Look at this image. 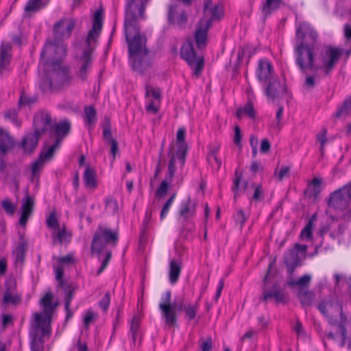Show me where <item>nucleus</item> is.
<instances>
[{
    "instance_id": "f257e3e1",
    "label": "nucleus",
    "mask_w": 351,
    "mask_h": 351,
    "mask_svg": "<svg viewBox=\"0 0 351 351\" xmlns=\"http://www.w3.org/2000/svg\"><path fill=\"white\" fill-rule=\"evenodd\" d=\"M317 32L306 22L296 26L294 47L295 63L300 73L306 76L303 86L311 90L319 82V71L329 74L339 60L342 51L328 47L319 51L320 43Z\"/></svg>"
},
{
    "instance_id": "f03ea898",
    "label": "nucleus",
    "mask_w": 351,
    "mask_h": 351,
    "mask_svg": "<svg viewBox=\"0 0 351 351\" xmlns=\"http://www.w3.org/2000/svg\"><path fill=\"white\" fill-rule=\"evenodd\" d=\"M66 55V47L63 45L46 43L43 47L40 64L44 66L45 75L40 82L43 92L57 91L70 84L71 76L68 69L62 65Z\"/></svg>"
},
{
    "instance_id": "7ed1b4c3",
    "label": "nucleus",
    "mask_w": 351,
    "mask_h": 351,
    "mask_svg": "<svg viewBox=\"0 0 351 351\" xmlns=\"http://www.w3.org/2000/svg\"><path fill=\"white\" fill-rule=\"evenodd\" d=\"M145 18V12L125 10V36L128 45L129 57L132 69L141 74L151 67L152 57L146 47L147 38L140 34L138 21Z\"/></svg>"
},
{
    "instance_id": "20e7f679",
    "label": "nucleus",
    "mask_w": 351,
    "mask_h": 351,
    "mask_svg": "<svg viewBox=\"0 0 351 351\" xmlns=\"http://www.w3.org/2000/svg\"><path fill=\"white\" fill-rule=\"evenodd\" d=\"M102 27V11L97 10L94 14V20L92 29L89 31L86 38L87 47L84 50L82 57L80 58V69L77 73V75L82 81L86 80L88 69L90 66L91 53L93 50L91 46L92 43H95L97 37L99 36V32Z\"/></svg>"
},
{
    "instance_id": "39448f33",
    "label": "nucleus",
    "mask_w": 351,
    "mask_h": 351,
    "mask_svg": "<svg viewBox=\"0 0 351 351\" xmlns=\"http://www.w3.org/2000/svg\"><path fill=\"white\" fill-rule=\"evenodd\" d=\"M118 230H112L106 227L99 226L91 243L92 252L100 253L107 245L115 247L119 239Z\"/></svg>"
},
{
    "instance_id": "423d86ee",
    "label": "nucleus",
    "mask_w": 351,
    "mask_h": 351,
    "mask_svg": "<svg viewBox=\"0 0 351 351\" xmlns=\"http://www.w3.org/2000/svg\"><path fill=\"white\" fill-rule=\"evenodd\" d=\"M180 56L188 63L194 74L199 76L204 68V58L196 54L192 40H189L182 45Z\"/></svg>"
},
{
    "instance_id": "0eeeda50",
    "label": "nucleus",
    "mask_w": 351,
    "mask_h": 351,
    "mask_svg": "<svg viewBox=\"0 0 351 351\" xmlns=\"http://www.w3.org/2000/svg\"><path fill=\"white\" fill-rule=\"evenodd\" d=\"M351 201V184H347L330 195L328 204L336 210H344Z\"/></svg>"
},
{
    "instance_id": "6e6552de",
    "label": "nucleus",
    "mask_w": 351,
    "mask_h": 351,
    "mask_svg": "<svg viewBox=\"0 0 351 351\" xmlns=\"http://www.w3.org/2000/svg\"><path fill=\"white\" fill-rule=\"evenodd\" d=\"M76 22L73 19H64L55 23L53 27V39L52 41H47L56 45H63L60 40L68 38L75 26Z\"/></svg>"
},
{
    "instance_id": "1a4fd4ad",
    "label": "nucleus",
    "mask_w": 351,
    "mask_h": 351,
    "mask_svg": "<svg viewBox=\"0 0 351 351\" xmlns=\"http://www.w3.org/2000/svg\"><path fill=\"white\" fill-rule=\"evenodd\" d=\"M183 307L184 301L182 299L175 300L169 304H160L159 308L165 318V324L169 326H176L177 311H181L183 310Z\"/></svg>"
},
{
    "instance_id": "9d476101",
    "label": "nucleus",
    "mask_w": 351,
    "mask_h": 351,
    "mask_svg": "<svg viewBox=\"0 0 351 351\" xmlns=\"http://www.w3.org/2000/svg\"><path fill=\"white\" fill-rule=\"evenodd\" d=\"M287 87L277 78H274L267 82L265 88V94L269 99L275 101L286 93Z\"/></svg>"
},
{
    "instance_id": "9b49d317",
    "label": "nucleus",
    "mask_w": 351,
    "mask_h": 351,
    "mask_svg": "<svg viewBox=\"0 0 351 351\" xmlns=\"http://www.w3.org/2000/svg\"><path fill=\"white\" fill-rule=\"evenodd\" d=\"M210 27V21L202 19L197 24L195 32V41L199 49L205 48L207 45L208 32Z\"/></svg>"
},
{
    "instance_id": "f8f14e48",
    "label": "nucleus",
    "mask_w": 351,
    "mask_h": 351,
    "mask_svg": "<svg viewBox=\"0 0 351 351\" xmlns=\"http://www.w3.org/2000/svg\"><path fill=\"white\" fill-rule=\"evenodd\" d=\"M274 298L276 303L285 304L287 302V295L278 284H274L270 289L263 288L261 300L267 302L269 299Z\"/></svg>"
},
{
    "instance_id": "ddd939ff",
    "label": "nucleus",
    "mask_w": 351,
    "mask_h": 351,
    "mask_svg": "<svg viewBox=\"0 0 351 351\" xmlns=\"http://www.w3.org/2000/svg\"><path fill=\"white\" fill-rule=\"evenodd\" d=\"M167 20L169 25L183 28L187 23L188 16L184 10L178 12L177 11V5H170L169 6Z\"/></svg>"
},
{
    "instance_id": "4468645a",
    "label": "nucleus",
    "mask_w": 351,
    "mask_h": 351,
    "mask_svg": "<svg viewBox=\"0 0 351 351\" xmlns=\"http://www.w3.org/2000/svg\"><path fill=\"white\" fill-rule=\"evenodd\" d=\"M303 258L295 250H289L284 256V262L287 267V271L292 276L295 269L302 264Z\"/></svg>"
},
{
    "instance_id": "2eb2a0df",
    "label": "nucleus",
    "mask_w": 351,
    "mask_h": 351,
    "mask_svg": "<svg viewBox=\"0 0 351 351\" xmlns=\"http://www.w3.org/2000/svg\"><path fill=\"white\" fill-rule=\"evenodd\" d=\"M6 290L3 302L5 304H19L21 301V295L16 292V284L13 279H9L5 282Z\"/></svg>"
},
{
    "instance_id": "dca6fc26",
    "label": "nucleus",
    "mask_w": 351,
    "mask_h": 351,
    "mask_svg": "<svg viewBox=\"0 0 351 351\" xmlns=\"http://www.w3.org/2000/svg\"><path fill=\"white\" fill-rule=\"evenodd\" d=\"M273 66L267 60H260L256 69V76L261 82H269L274 79L272 76Z\"/></svg>"
},
{
    "instance_id": "f3484780",
    "label": "nucleus",
    "mask_w": 351,
    "mask_h": 351,
    "mask_svg": "<svg viewBox=\"0 0 351 351\" xmlns=\"http://www.w3.org/2000/svg\"><path fill=\"white\" fill-rule=\"evenodd\" d=\"M14 142L10 134L0 129V153L5 154L8 150L14 146ZM6 168V164L3 160L0 158V171H3Z\"/></svg>"
},
{
    "instance_id": "a211bd4d",
    "label": "nucleus",
    "mask_w": 351,
    "mask_h": 351,
    "mask_svg": "<svg viewBox=\"0 0 351 351\" xmlns=\"http://www.w3.org/2000/svg\"><path fill=\"white\" fill-rule=\"evenodd\" d=\"M185 129L180 128L177 132V146L178 150L176 154L180 161L181 167L185 164L186 156L188 150L187 144L185 142Z\"/></svg>"
},
{
    "instance_id": "6ab92c4d",
    "label": "nucleus",
    "mask_w": 351,
    "mask_h": 351,
    "mask_svg": "<svg viewBox=\"0 0 351 351\" xmlns=\"http://www.w3.org/2000/svg\"><path fill=\"white\" fill-rule=\"evenodd\" d=\"M53 295L51 292H47L41 299L40 304L43 306V310L40 313L43 317H45V322L51 321L52 314L55 311L57 303L53 304Z\"/></svg>"
},
{
    "instance_id": "aec40b11",
    "label": "nucleus",
    "mask_w": 351,
    "mask_h": 351,
    "mask_svg": "<svg viewBox=\"0 0 351 351\" xmlns=\"http://www.w3.org/2000/svg\"><path fill=\"white\" fill-rule=\"evenodd\" d=\"M34 324L33 326V331L31 334L38 333L39 330H41L42 336L44 337L45 335H49L51 333V321L49 322H45V317H43L41 313H36L34 315Z\"/></svg>"
},
{
    "instance_id": "412c9836",
    "label": "nucleus",
    "mask_w": 351,
    "mask_h": 351,
    "mask_svg": "<svg viewBox=\"0 0 351 351\" xmlns=\"http://www.w3.org/2000/svg\"><path fill=\"white\" fill-rule=\"evenodd\" d=\"M41 134L38 128H36L33 134H27L23 138L21 147L25 152L32 153L36 147Z\"/></svg>"
},
{
    "instance_id": "4be33fe9",
    "label": "nucleus",
    "mask_w": 351,
    "mask_h": 351,
    "mask_svg": "<svg viewBox=\"0 0 351 351\" xmlns=\"http://www.w3.org/2000/svg\"><path fill=\"white\" fill-rule=\"evenodd\" d=\"M34 125L36 128L40 130V134L47 131L51 125V117L48 112L40 111L34 117Z\"/></svg>"
},
{
    "instance_id": "5701e85b",
    "label": "nucleus",
    "mask_w": 351,
    "mask_h": 351,
    "mask_svg": "<svg viewBox=\"0 0 351 351\" xmlns=\"http://www.w3.org/2000/svg\"><path fill=\"white\" fill-rule=\"evenodd\" d=\"M103 139L106 144L110 145V154L112 155L113 160H114L116 155L119 153L118 143L112 137L109 122L104 127Z\"/></svg>"
},
{
    "instance_id": "b1692460",
    "label": "nucleus",
    "mask_w": 351,
    "mask_h": 351,
    "mask_svg": "<svg viewBox=\"0 0 351 351\" xmlns=\"http://www.w3.org/2000/svg\"><path fill=\"white\" fill-rule=\"evenodd\" d=\"M12 45L9 43L2 42L0 47V73L6 70L10 64Z\"/></svg>"
},
{
    "instance_id": "393cba45",
    "label": "nucleus",
    "mask_w": 351,
    "mask_h": 351,
    "mask_svg": "<svg viewBox=\"0 0 351 351\" xmlns=\"http://www.w3.org/2000/svg\"><path fill=\"white\" fill-rule=\"evenodd\" d=\"M196 213V204L192 202L190 197H188L185 202L182 203V208L180 210V217L184 220L193 217Z\"/></svg>"
},
{
    "instance_id": "a878e982",
    "label": "nucleus",
    "mask_w": 351,
    "mask_h": 351,
    "mask_svg": "<svg viewBox=\"0 0 351 351\" xmlns=\"http://www.w3.org/2000/svg\"><path fill=\"white\" fill-rule=\"evenodd\" d=\"M56 139H60V143L62 139L69 134L71 130V123L68 120H63L58 122L53 128Z\"/></svg>"
},
{
    "instance_id": "bb28decb",
    "label": "nucleus",
    "mask_w": 351,
    "mask_h": 351,
    "mask_svg": "<svg viewBox=\"0 0 351 351\" xmlns=\"http://www.w3.org/2000/svg\"><path fill=\"white\" fill-rule=\"evenodd\" d=\"M181 262L177 260H171L169 263V281L172 285L176 284L181 272Z\"/></svg>"
},
{
    "instance_id": "cd10ccee",
    "label": "nucleus",
    "mask_w": 351,
    "mask_h": 351,
    "mask_svg": "<svg viewBox=\"0 0 351 351\" xmlns=\"http://www.w3.org/2000/svg\"><path fill=\"white\" fill-rule=\"evenodd\" d=\"M58 232H55L52 234L53 244L56 243H68L70 242L71 234L66 231L65 227L64 226L62 229L58 230Z\"/></svg>"
},
{
    "instance_id": "c85d7f7f",
    "label": "nucleus",
    "mask_w": 351,
    "mask_h": 351,
    "mask_svg": "<svg viewBox=\"0 0 351 351\" xmlns=\"http://www.w3.org/2000/svg\"><path fill=\"white\" fill-rule=\"evenodd\" d=\"M243 114L252 119H254L256 118V113L251 101H248L243 107H241L237 109L236 112V117L237 119H241Z\"/></svg>"
},
{
    "instance_id": "c756f323",
    "label": "nucleus",
    "mask_w": 351,
    "mask_h": 351,
    "mask_svg": "<svg viewBox=\"0 0 351 351\" xmlns=\"http://www.w3.org/2000/svg\"><path fill=\"white\" fill-rule=\"evenodd\" d=\"M315 295L313 291H308L304 287H300L298 298L304 307L310 306L314 300Z\"/></svg>"
},
{
    "instance_id": "7c9ffc66",
    "label": "nucleus",
    "mask_w": 351,
    "mask_h": 351,
    "mask_svg": "<svg viewBox=\"0 0 351 351\" xmlns=\"http://www.w3.org/2000/svg\"><path fill=\"white\" fill-rule=\"evenodd\" d=\"M27 243L21 241L16 249L13 251L16 265H23L27 251Z\"/></svg>"
},
{
    "instance_id": "2f4dec72",
    "label": "nucleus",
    "mask_w": 351,
    "mask_h": 351,
    "mask_svg": "<svg viewBox=\"0 0 351 351\" xmlns=\"http://www.w3.org/2000/svg\"><path fill=\"white\" fill-rule=\"evenodd\" d=\"M149 0H125V10H139L141 14L145 12L147 3Z\"/></svg>"
},
{
    "instance_id": "473e14b6",
    "label": "nucleus",
    "mask_w": 351,
    "mask_h": 351,
    "mask_svg": "<svg viewBox=\"0 0 351 351\" xmlns=\"http://www.w3.org/2000/svg\"><path fill=\"white\" fill-rule=\"evenodd\" d=\"M169 156H170V160L168 164V171L166 176V178L169 182H172L176 167V159L178 158L176 153L173 152V147L171 146L170 147L169 152Z\"/></svg>"
},
{
    "instance_id": "72a5a7b5",
    "label": "nucleus",
    "mask_w": 351,
    "mask_h": 351,
    "mask_svg": "<svg viewBox=\"0 0 351 351\" xmlns=\"http://www.w3.org/2000/svg\"><path fill=\"white\" fill-rule=\"evenodd\" d=\"M84 184L87 187L95 189L97 187L96 173L90 167H87L83 176Z\"/></svg>"
},
{
    "instance_id": "f704fd0d",
    "label": "nucleus",
    "mask_w": 351,
    "mask_h": 351,
    "mask_svg": "<svg viewBox=\"0 0 351 351\" xmlns=\"http://www.w3.org/2000/svg\"><path fill=\"white\" fill-rule=\"evenodd\" d=\"M34 206V199L32 197L28 190L26 189L24 197L22 199L21 212L22 213H26L31 215L32 213Z\"/></svg>"
},
{
    "instance_id": "c9c22d12",
    "label": "nucleus",
    "mask_w": 351,
    "mask_h": 351,
    "mask_svg": "<svg viewBox=\"0 0 351 351\" xmlns=\"http://www.w3.org/2000/svg\"><path fill=\"white\" fill-rule=\"evenodd\" d=\"M219 147L215 146L213 147L208 155V161L211 166L216 167L218 170L221 165V160L217 158V153L219 152Z\"/></svg>"
},
{
    "instance_id": "e433bc0d",
    "label": "nucleus",
    "mask_w": 351,
    "mask_h": 351,
    "mask_svg": "<svg viewBox=\"0 0 351 351\" xmlns=\"http://www.w3.org/2000/svg\"><path fill=\"white\" fill-rule=\"evenodd\" d=\"M31 351H43L44 350V341L41 337L36 334H31Z\"/></svg>"
},
{
    "instance_id": "4c0bfd02",
    "label": "nucleus",
    "mask_w": 351,
    "mask_h": 351,
    "mask_svg": "<svg viewBox=\"0 0 351 351\" xmlns=\"http://www.w3.org/2000/svg\"><path fill=\"white\" fill-rule=\"evenodd\" d=\"M351 114V96L346 99L341 107L337 111L335 117L337 118L346 117Z\"/></svg>"
},
{
    "instance_id": "58836bf2",
    "label": "nucleus",
    "mask_w": 351,
    "mask_h": 351,
    "mask_svg": "<svg viewBox=\"0 0 351 351\" xmlns=\"http://www.w3.org/2000/svg\"><path fill=\"white\" fill-rule=\"evenodd\" d=\"M208 11L210 12L211 16L209 19H206V21H210V26L212 25V21H219L223 16L222 7L219 4L210 7V9Z\"/></svg>"
},
{
    "instance_id": "ea45409f",
    "label": "nucleus",
    "mask_w": 351,
    "mask_h": 351,
    "mask_svg": "<svg viewBox=\"0 0 351 351\" xmlns=\"http://www.w3.org/2000/svg\"><path fill=\"white\" fill-rule=\"evenodd\" d=\"M85 117L84 120L89 125L93 124L97 120L96 109L93 106H86L84 108Z\"/></svg>"
},
{
    "instance_id": "a19ab883",
    "label": "nucleus",
    "mask_w": 351,
    "mask_h": 351,
    "mask_svg": "<svg viewBox=\"0 0 351 351\" xmlns=\"http://www.w3.org/2000/svg\"><path fill=\"white\" fill-rule=\"evenodd\" d=\"M282 0H266L263 10L266 14H270L271 11L277 10L280 7Z\"/></svg>"
},
{
    "instance_id": "79ce46f5",
    "label": "nucleus",
    "mask_w": 351,
    "mask_h": 351,
    "mask_svg": "<svg viewBox=\"0 0 351 351\" xmlns=\"http://www.w3.org/2000/svg\"><path fill=\"white\" fill-rule=\"evenodd\" d=\"M315 219V215H313L310 219V220L308 221V222L306 225V226L304 228V229L302 230V232L300 233V237L302 239L310 240L312 238L313 220H314Z\"/></svg>"
},
{
    "instance_id": "37998d69",
    "label": "nucleus",
    "mask_w": 351,
    "mask_h": 351,
    "mask_svg": "<svg viewBox=\"0 0 351 351\" xmlns=\"http://www.w3.org/2000/svg\"><path fill=\"white\" fill-rule=\"evenodd\" d=\"M46 223L47 227L49 228H51L55 230L60 229L58 221L56 217L55 212H52L50 213V215L47 218Z\"/></svg>"
},
{
    "instance_id": "c03bdc74",
    "label": "nucleus",
    "mask_w": 351,
    "mask_h": 351,
    "mask_svg": "<svg viewBox=\"0 0 351 351\" xmlns=\"http://www.w3.org/2000/svg\"><path fill=\"white\" fill-rule=\"evenodd\" d=\"M175 197H176V194L174 193L167 199V201L165 202V204L162 206L160 214V220L164 219L166 217V216L167 215L169 210L174 201Z\"/></svg>"
},
{
    "instance_id": "a18cd8bd",
    "label": "nucleus",
    "mask_w": 351,
    "mask_h": 351,
    "mask_svg": "<svg viewBox=\"0 0 351 351\" xmlns=\"http://www.w3.org/2000/svg\"><path fill=\"white\" fill-rule=\"evenodd\" d=\"M66 291H67V293L66 294V298H65V309L67 311L66 319H69L72 315V313L69 310V307H70V304L71 302V300L73 299V295L75 293V289L74 288L69 289Z\"/></svg>"
},
{
    "instance_id": "49530a36",
    "label": "nucleus",
    "mask_w": 351,
    "mask_h": 351,
    "mask_svg": "<svg viewBox=\"0 0 351 351\" xmlns=\"http://www.w3.org/2000/svg\"><path fill=\"white\" fill-rule=\"evenodd\" d=\"M145 97H152L154 100L160 101V92L159 89H154L151 87L149 84L145 86Z\"/></svg>"
},
{
    "instance_id": "de8ad7c7",
    "label": "nucleus",
    "mask_w": 351,
    "mask_h": 351,
    "mask_svg": "<svg viewBox=\"0 0 351 351\" xmlns=\"http://www.w3.org/2000/svg\"><path fill=\"white\" fill-rule=\"evenodd\" d=\"M322 180L320 178H314L311 181V185L313 186L312 191H313V195L314 198H317L321 191H322Z\"/></svg>"
},
{
    "instance_id": "09e8293b",
    "label": "nucleus",
    "mask_w": 351,
    "mask_h": 351,
    "mask_svg": "<svg viewBox=\"0 0 351 351\" xmlns=\"http://www.w3.org/2000/svg\"><path fill=\"white\" fill-rule=\"evenodd\" d=\"M44 166V159L43 157V154H41L38 160L34 161L32 165V173L34 177L36 176L38 173L39 171Z\"/></svg>"
},
{
    "instance_id": "8fccbe9b",
    "label": "nucleus",
    "mask_w": 351,
    "mask_h": 351,
    "mask_svg": "<svg viewBox=\"0 0 351 351\" xmlns=\"http://www.w3.org/2000/svg\"><path fill=\"white\" fill-rule=\"evenodd\" d=\"M183 310L185 311L186 315L189 319L192 320L196 317L198 311V305L195 304L194 305L189 304L186 306H184Z\"/></svg>"
},
{
    "instance_id": "3c124183",
    "label": "nucleus",
    "mask_w": 351,
    "mask_h": 351,
    "mask_svg": "<svg viewBox=\"0 0 351 351\" xmlns=\"http://www.w3.org/2000/svg\"><path fill=\"white\" fill-rule=\"evenodd\" d=\"M252 187L254 189V192L252 195V200L258 202L261 201L264 197V191L261 184H252Z\"/></svg>"
},
{
    "instance_id": "603ef678",
    "label": "nucleus",
    "mask_w": 351,
    "mask_h": 351,
    "mask_svg": "<svg viewBox=\"0 0 351 351\" xmlns=\"http://www.w3.org/2000/svg\"><path fill=\"white\" fill-rule=\"evenodd\" d=\"M326 134H327V129L323 128L322 130V131L317 135V140L320 143V152H321L322 155H324V146L327 142Z\"/></svg>"
},
{
    "instance_id": "864d4df0",
    "label": "nucleus",
    "mask_w": 351,
    "mask_h": 351,
    "mask_svg": "<svg viewBox=\"0 0 351 351\" xmlns=\"http://www.w3.org/2000/svg\"><path fill=\"white\" fill-rule=\"evenodd\" d=\"M171 182H169L167 178L162 181L160 186L158 188L156 195V196L161 197H164L168 190L169 185Z\"/></svg>"
},
{
    "instance_id": "5fc2aeb1",
    "label": "nucleus",
    "mask_w": 351,
    "mask_h": 351,
    "mask_svg": "<svg viewBox=\"0 0 351 351\" xmlns=\"http://www.w3.org/2000/svg\"><path fill=\"white\" fill-rule=\"evenodd\" d=\"M310 280L311 276L306 274L302 276L298 280L289 282L288 284L289 286L298 285L300 287H304L310 282Z\"/></svg>"
},
{
    "instance_id": "6e6d98bb",
    "label": "nucleus",
    "mask_w": 351,
    "mask_h": 351,
    "mask_svg": "<svg viewBox=\"0 0 351 351\" xmlns=\"http://www.w3.org/2000/svg\"><path fill=\"white\" fill-rule=\"evenodd\" d=\"M60 139H56V142L53 145H52L47 150V152L44 154V155L43 154V159L44 160L45 159H50L54 152H55V150L56 149L57 147H58L60 145Z\"/></svg>"
},
{
    "instance_id": "4d7b16f0",
    "label": "nucleus",
    "mask_w": 351,
    "mask_h": 351,
    "mask_svg": "<svg viewBox=\"0 0 351 351\" xmlns=\"http://www.w3.org/2000/svg\"><path fill=\"white\" fill-rule=\"evenodd\" d=\"M332 307L333 303L331 301H322L317 306L319 311L326 317H329L327 309Z\"/></svg>"
},
{
    "instance_id": "13d9d810",
    "label": "nucleus",
    "mask_w": 351,
    "mask_h": 351,
    "mask_svg": "<svg viewBox=\"0 0 351 351\" xmlns=\"http://www.w3.org/2000/svg\"><path fill=\"white\" fill-rule=\"evenodd\" d=\"M2 207L5 213L10 215H12L16 210V206L8 199L2 202Z\"/></svg>"
},
{
    "instance_id": "bf43d9fd",
    "label": "nucleus",
    "mask_w": 351,
    "mask_h": 351,
    "mask_svg": "<svg viewBox=\"0 0 351 351\" xmlns=\"http://www.w3.org/2000/svg\"><path fill=\"white\" fill-rule=\"evenodd\" d=\"M160 101L151 99L146 106V111L149 113L156 114L158 112Z\"/></svg>"
},
{
    "instance_id": "052dcab7",
    "label": "nucleus",
    "mask_w": 351,
    "mask_h": 351,
    "mask_svg": "<svg viewBox=\"0 0 351 351\" xmlns=\"http://www.w3.org/2000/svg\"><path fill=\"white\" fill-rule=\"evenodd\" d=\"M106 208L109 209L112 213H115L118 210L119 206L117 202L112 197H108L105 200Z\"/></svg>"
},
{
    "instance_id": "680f3d73",
    "label": "nucleus",
    "mask_w": 351,
    "mask_h": 351,
    "mask_svg": "<svg viewBox=\"0 0 351 351\" xmlns=\"http://www.w3.org/2000/svg\"><path fill=\"white\" fill-rule=\"evenodd\" d=\"M36 101V97L28 96L25 93L21 94L19 99V105H30Z\"/></svg>"
},
{
    "instance_id": "e2e57ef3",
    "label": "nucleus",
    "mask_w": 351,
    "mask_h": 351,
    "mask_svg": "<svg viewBox=\"0 0 351 351\" xmlns=\"http://www.w3.org/2000/svg\"><path fill=\"white\" fill-rule=\"evenodd\" d=\"M110 302V293L107 292L105 293L104 296L99 301V305L102 308V310L105 312L108 311L109 304Z\"/></svg>"
},
{
    "instance_id": "0e129e2a",
    "label": "nucleus",
    "mask_w": 351,
    "mask_h": 351,
    "mask_svg": "<svg viewBox=\"0 0 351 351\" xmlns=\"http://www.w3.org/2000/svg\"><path fill=\"white\" fill-rule=\"evenodd\" d=\"M248 216L246 215L243 210L241 209L239 210L235 215V220L237 222L240 223L241 228L243 226Z\"/></svg>"
},
{
    "instance_id": "69168bd1",
    "label": "nucleus",
    "mask_w": 351,
    "mask_h": 351,
    "mask_svg": "<svg viewBox=\"0 0 351 351\" xmlns=\"http://www.w3.org/2000/svg\"><path fill=\"white\" fill-rule=\"evenodd\" d=\"M290 168L287 166L282 167L279 172H277V168L275 170L274 176H276L279 181H282L285 177L288 176Z\"/></svg>"
},
{
    "instance_id": "338daca9",
    "label": "nucleus",
    "mask_w": 351,
    "mask_h": 351,
    "mask_svg": "<svg viewBox=\"0 0 351 351\" xmlns=\"http://www.w3.org/2000/svg\"><path fill=\"white\" fill-rule=\"evenodd\" d=\"M140 328V320L136 316H134L131 322L130 325V332L131 333H138Z\"/></svg>"
},
{
    "instance_id": "774afa93",
    "label": "nucleus",
    "mask_w": 351,
    "mask_h": 351,
    "mask_svg": "<svg viewBox=\"0 0 351 351\" xmlns=\"http://www.w3.org/2000/svg\"><path fill=\"white\" fill-rule=\"evenodd\" d=\"M40 4L33 0H29L26 3L25 7V11L27 12H35L39 8Z\"/></svg>"
}]
</instances>
